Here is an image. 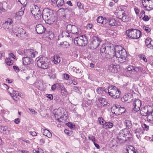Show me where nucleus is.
Listing matches in <instances>:
<instances>
[{
  "instance_id": "61",
  "label": "nucleus",
  "mask_w": 153,
  "mask_h": 153,
  "mask_svg": "<svg viewBox=\"0 0 153 153\" xmlns=\"http://www.w3.org/2000/svg\"><path fill=\"white\" fill-rule=\"evenodd\" d=\"M134 10L136 14H137L139 13L140 10L137 7L135 8Z\"/></svg>"
},
{
  "instance_id": "52",
  "label": "nucleus",
  "mask_w": 153,
  "mask_h": 153,
  "mask_svg": "<svg viewBox=\"0 0 153 153\" xmlns=\"http://www.w3.org/2000/svg\"><path fill=\"white\" fill-rule=\"evenodd\" d=\"M103 19V17L102 16L99 17L97 19V22L99 23H102V19Z\"/></svg>"
},
{
  "instance_id": "2",
  "label": "nucleus",
  "mask_w": 153,
  "mask_h": 153,
  "mask_svg": "<svg viewBox=\"0 0 153 153\" xmlns=\"http://www.w3.org/2000/svg\"><path fill=\"white\" fill-rule=\"evenodd\" d=\"M115 53L114 58L121 63L124 62L127 56L126 50L120 46H116L115 47Z\"/></svg>"
},
{
  "instance_id": "22",
  "label": "nucleus",
  "mask_w": 153,
  "mask_h": 153,
  "mask_svg": "<svg viewBox=\"0 0 153 153\" xmlns=\"http://www.w3.org/2000/svg\"><path fill=\"white\" fill-rule=\"evenodd\" d=\"M59 10L63 11L65 15L71 16L74 14V13L73 10L71 8H62L59 9Z\"/></svg>"
},
{
  "instance_id": "10",
  "label": "nucleus",
  "mask_w": 153,
  "mask_h": 153,
  "mask_svg": "<svg viewBox=\"0 0 153 153\" xmlns=\"http://www.w3.org/2000/svg\"><path fill=\"white\" fill-rule=\"evenodd\" d=\"M111 110L112 112L116 115H121L126 111L124 108L118 105H113L112 106Z\"/></svg>"
},
{
  "instance_id": "56",
  "label": "nucleus",
  "mask_w": 153,
  "mask_h": 153,
  "mask_svg": "<svg viewBox=\"0 0 153 153\" xmlns=\"http://www.w3.org/2000/svg\"><path fill=\"white\" fill-rule=\"evenodd\" d=\"M64 77L65 79L68 80L69 78V76L68 74H64Z\"/></svg>"
},
{
  "instance_id": "20",
  "label": "nucleus",
  "mask_w": 153,
  "mask_h": 153,
  "mask_svg": "<svg viewBox=\"0 0 153 153\" xmlns=\"http://www.w3.org/2000/svg\"><path fill=\"white\" fill-rule=\"evenodd\" d=\"M120 68V66L117 64H110L108 66V70L112 73H115L118 72Z\"/></svg>"
},
{
  "instance_id": "21",
  "label": "nucleus",
  "mask_w": 153,
  "mask_h": 153,
  "mask_svg": "<svg viewBox=\"0 0 153 153\" xmlns=\"http://www.w3.org/2000/svg\"><path fill=\"white\" fill-rule=\"evenodd\" d=\"M45 30V28L41 24H39L36 27V30L39 34L42 33Z\"/></svg>"
},
{
  "instance_id": "44",
  "label": "nucleus",
  "mask_w": 153,
  "mask_h": 153,
  "mask_svg": "<svg viewBox=\"0 0 153 153\" xmlns=\"http://www.w3.org/2000/svg\"><path fill=\"white\" fill-rule=\"evenodd\" d=\"M17 1L24 6H25L27 3V0H17Z\"/></svg>"
},
{
  "instance_id": "38",
  "label": "nucleus",
  "mask_w": 153,
  "mask_h": 153,
  "mask_svg": "<svg viewBox=\"0 0 153 153\" xmlns=\"http://www.w3.org/2000/svg\"><path fill=\"white\" fill-rule=\"evenodd\" d=\"M97 93L99 94H102L103 92H106V90L105 88L99 87L96 90Z\"/></svg>"
},
{
  "instance_id": "13",
  "label": "nucleus",
  "mask_w": 153,
  "mask_h": 153,
  "mask_svg": "<svg viewBox=\"0 0 153 153\" xmlns=\"http://www.w3.org/2000/svg\"><path fill=\"white\" fill-rule=\"evenodd\" d=\"M102 41L100 38L98 36H93L91 39L90 46L91 49H94L99 47Z\"/></svg>"
},
{
  "instance_id": "58",
  "label": "nucleus",
  "mask_w": 153,
  "mask_h": 153,
  "mask_svg": "<svg viewBox=\"0 0 153 153\" xmlns=\"http://www.w3.org/2000/svg\"><path fill=\"white\" fill-rule=\"evenodd\" d=\"M92 27V24H89L87 25V29L88 30L91 29Z\"/></svg>"
},
{
  "instance_id": "12",
  "label": "nucleus",
  "mask_w": 153,
  "mask_h": 153,
  "mask_svg": "<svg viewBox=\"0 0 153 153\" xmlns=\"http://www.w3.org/2000/svg\"><path fill=\"white\" fill-rule=\"evenodd\" d=\"M87 39L85 35L76 37L74 40V43L79 46H85L87 44Z\"/></svg>"
},
{
  "instance_id": "46",
  "label": "nucleus",
  "mask_w": 153,
  "mask_h": 153,
  "mask_svg": "<svg viewBox=\"0 0 153 153\" xmlns=\"http://www.w3.org/2000/svg\"><path fill=\"white\" fill-rule=\"evenodd\" d=\"M133 68V71H136V72H138L139 70H142L143 69L140 67H134Z\"/></svg>"
},
{
  "instance_id": "55",
  "label": "nucleus",
  "mask_w": 153,
  "mask_h": 153,
  "mask_svg": "<svg viewBox=\"0 0 153 153\" xmlns=\"http://www.w3.org/2000/svg\"><path fill=\"white\" fill-rule=\"evenodd\" d=\"M150 19V17H148V16H145L143 18V20L147 21L149 20Z\"/></svg>"
},
{
  "instance_id": "18",
  "label": "nucleus",
  "mask_w": 153,
  "mask_h": 153,
  "mask_svg": "<svg viewBox=\"0 0 153 153\" xmlns=\"http://www.w3.org/2000/svg\"><path fill=\"white\" fill-rule=\"evenodd\" d=\"M118 17L123 22H127L129 20V18L126 15L125 11L123 10H121L118 12Z\"/></svg>"
},
{
  "instance_id": "33",
  "label": "nucleus",
  "mask_w": 153,
  "mask_h": 153,
  "mask_svg": "<svg viewBox=\"0 0 153 153\" xmlns=\"http://www.w3.org/2000/svg\"><path fill=\"white\" fill-rule=\"evenodd\" d=\"M113 126V123L110 122H105L103 127L107 129L108 128H111Z\"/></svg>"
},
{
  "instance_id": "8",
  "label": "nucleus",
  "mask_w": 153,
  "mask_h": 153,
  "mask_svg": "<svg viewBox=\"0 0 153 153\" xmlns=\"http://www.w3.org/2000/svg\"><path fill=\"white\" fill-rule=\"evenodd\" d=\"M13 31L16 36L19 38L22 37L24 39H27V36L26 34V31L22 28L19 27H14L13 28Z\"/></svg>"
},
{
  "instance_id": "26",
  "label": "nucleus",
  "mask_w": 153,
  "mask_h": 153,
  "mask_svg": "<svg viewBox=\"0 0 153 153\" xmlns=\"http://www.w3.org/2000/svg\"><path fill=\"white\" fill-rule=\"evenodd\" d=\"M59 86V89H61V94L63 96H66L68 94V92L65 88L61 84Z\"/></svg>"
},
{
  "instance_id": "29",
  "label": "nucleus",
  "mask_w": 153,
  "mask_h": 153,
  "mask_svg": "<svg viewBox=\"0 0 153 153\" xmlns=\"http://www.w3.org/2000/svg\"><path fill=\"white\" fill-rule=\"evenodd\" d=\"M42 133L43 135H44L48 138L51 137L52 136V134L48 130L45 129H43L42 131Z\"/></svg>"
},
{
  "instance_id": "36",
  "label": "nucleus",
  "mask_w": 153,
  "mask_h": 153,
  "mask_svg": "<svg viewBox=\"0 0 153 153\" xmlns=\"http://www.w3.org/2000/svg\"><path fill=\"white\" fill-rule=\"evenodd\" d=\"M69 46V43L66 42H63L60 43V44L58 43V46L59 47L65 48H68Z\"/></svg>"
},
{
  "instance_id": "11",
  "label": "nucleus",
  "mask_w": 153,
  "mask_h": 153,
  "mask_svg": "<svg viewBox=\"0 0 153 153\" xmlns=\"http://www.w3.org/2000/svg\"><path fill=\"white\" fill-rule=\"evenodd\" d=\"M66 29L68 32L77 35H79L81 33L80 29L74 25H68L66 26Z\"/></svg>"
},
{
  "instance_id": "53",
  "label": "nucleus",
  "mask_w": 153,
  "mask_h": 153,
  "mask_svg": "<svg viewBox=\"0 0 153 153\" xmlns=\"http://www.w3.org/2000/svg\"><path fill=\"white\" fill-rule=\"evenodd\" d=\"M151 39L149 38H147L146 40L145 43L146 45H147L151 43Z\"/></svg>"
},
{
  "instance_id": "3",
  "label": "nucleus",
  "mask_w": 153,
  "mask_h": 153,
  "mask_svg": "<svg viewBox=\"0 0 153 153\" xmlns=\"http://www.w3.org/2000/svg\"><path fill=\"white\" fill-rule=\"evenodd\" d=\"M131 136V133L127 129H123L120 131L118 134L117 142L120 144L124 143Z\"/></svg>"
},
{
  "instance_id": "39",
  "label": "nucleus",
  "mask_w": 153,
  "mask_h": 153,
  "mask_svg": "<svg viewBox=\"0 0 153 153\" xmlns=\"http://www.w3.org/2000/svg\"><path fill=\"white\" fill-rule=\"evenodd\" d=\"M149 4V7L146 8L145 10L150 11L153 9V0H150Z\"/></svg>"
},
{
  "instance_id": "25",
  "label": "nucleus",
  "mask_w": 153,
  "mask_h": 153,
  "mask_svg": "<svg viewBox=\"0 0 153 153\" xmlns=\"http://www.w3.org/2000/svg\"><path fill=\"white\" fill-rule=\"evenodd\" d=\"M54 4H56L58 7H62L64 5V0H51Z\"/></svg>"
},
{
  "instance_id": "54",
  "label": "nucleus",
  "mask_w": 153,
  "mask_h": 153,
  "mask_svg": "<svg viewBox=\"0 0 153 153\" xmlns=\"http://www.w3.org/2000/svg\"><path fill=\"white\" fill-rule=\"evenodd\" d=\"M106 23H108V19H107L106 18H103L102 24H105Z\"/></svg>"
},
{
  "instance_id": "49",
  "label": "nucleus",
  "mask_w": 153,
  "mask_h": 153,
  "mask_svg": "<svg viewBox=\"0 0 153 153\" xmlns=\"http://www.w3.org/2000/svg\"><path fill=\"white\" fill-rule=\"evenodd\" d=\"M140 57L141 59H142L144 62H146L147 61V59L144 55L143 54H141L140 55Z\"/></svg>"
},
{
  "instance_id": "37",
  "label": "nucleus",
  "mask_w": 153,
  "mask_h": 153,
  "mask_svg": "<svg viewBox=\"0 0 153 153\" xmlns=\"http://www.w3.org/2000/svg\"><path fill=\"white\" fill-rule=\"evenodd\" d=\"M98 100L102 105H108V103L105 99L101 97Z\"/></svg>"
},
{
  "instance_id": "48",
  "label": "nucleus",
  "mask_w": 153,
  "mask_h": 153,
  "mask_svg": "<svg viewBox=\"0 0 153 153\" xmlns=\"http://www.w3.org/2000/svg\"><path fill=\"white\" fill-rule=\"evenodd\" d=\"M142 128L144 130L147 131L149 129V126L146 125L145 124H144L142 125Z\"/></svg>"
},
{
  "instance_id": "9",
  "label": "nucleus",
  "mask_w": 153,
  "mask_h": 153,
  "mask_svg": "<svg viewBox=\"0 0 153 153\" xmlns=\"http://www.w3.org/2000/svg\"><path fill=\"white\" fill-rule=\"evenodd\" d=\"M63 110L62 108H59L53 110V113L55 118L60 122H64L65 120V119H64L63 114Z\"/></svg>"
},
{
  "instance_id": "5",
  "label": "nucleus",
  "mask_w": 153,
  "mask_h": 153,
  "mask_svg": "<svg viewBox=\"0 0 153 153\" xmlns=\"http://www.w3.org/2000/svg\"><path fill=\"white\" fill-rule=\"evenodd\" d=\"M108 92L109 95L114 98H119L121 95V91L116 86L111 85L108 86Z\"/></svg>"
},
{
  "instance_id": "16",
  "label": "nucleus",
  "mask_w": 153,
  "mask_h": 153,
  "mask_svg": "<svg viewBox=\"0 0 153 153\" xmlns=\"http://www.w3.org/2000/svg\"><path fill=\"white\" fill-rule=\"evenodd\" d=\"M13 21L11 19H8L2 24L3 27L5 30L11 29L13 27Z\"/></svg>"
},
{
  "instance_id": "14",
  "label": "nucleus",
  "mask_w": 153,
  "mask_h": 153,
  "mask_svg": "<svg viewBox=\"0 0 153 153\" xmlns=\"http://www.w3.org/2000/svg\"><path fill=\"white\" fill-rule=\"evenodd\" d=\"M31 13L36 19L41 17L42 13L39 7L36 5H33L30 9Z\"/></svg>"
},
{
  "instance_id": "62",
  "label": "nucleus",
  "mask_w": 153,
  "mask_h": 153,
  "mask_svg": "<svg viewBox=\"0 0 153 153\" xmlns=\"http://www.w3.org/2000/svg\"><path fill=\"white\" fill-rule=\"evenodd\" d=\"M14 122L16 124H18L20 122L19 119V118L16 119L15 120Z\"/></svg>"
},
{
  "instance_id": "28",
  "label": "nucleus",
  "mask_w": 153,
  "mask_h": 153,
  "mask_svg": "<svg viewBox=\"0 0 153 153\" xmlns=\"http://www.w3.org/2000/svg\"><path fill=\"white\" fill-rule=\"evenodd\" d=\"M25 10V8L24 7H22L16 13V17H18V19H20L22 16L23 15Z\"/></svg>"
},
{
  "instance_id": "1",
  "label": "nucleus",
  "mask_w": 153,
  "mask_h": 153,
  "mask_svg": "<svg viewBox=\"0 0 153 153\" xmlns=\"http://www.w3.org/2000/svg\"><path fill=\"white\" fill-rule=\"evenodd\" d=\"M115 52V48L111 44H103L100 49V54L102 59L114 58Z\"/></svg>"
},
{
  "instance_id": "17",
  "label": "nucleus",
  "mask_w": 153,
  "mask_h": 153,
  "mask_svg": "<svg viewBox=\"0 0 153 153\" xmlns=\"http://www.w3.org/2000/svg\"><path fill=\"white\" fill-rule=\"evenodd\" d=\"M25 55L30 58H35L37 55L38 53L33 50L29 49L25 51Z\"/></svg>"
},
{
  "instance_id": "31",
  "label": "nucleus",
  "mask_w": 153,
  "mask_h": 153,
  "mask_svg": "<svg viewBox=\"0 0 153 153\" xmlns=\"http://www.w3.org/2000/svg\"><path fill=\"white\" fill-rule=\"evenodd\" d=\"M124 123V125L128 128L130 129L132 128V125L131 121L129 120H126Z\"/></svg>"
},
{
  "instance_id": "4",
  "label": "nucleus",
  "mask_w": 153,
  "mask_h": 153,
  "mask_svg": "<svg viewBox=\"0 0 153 153\" xmlns=\"http://www.w3.org/2000/svg\"><path fill=\"white\" fill-rule=\"evenodd\" d=\"M52 13V10L47 8L44 9L43 11L42 18L45 22L49 24H53L55 21Z\"/></svg>"
},
{
  "instance_id": "32",
  "label": "nucleus",
  "mask_w": 153,
  "mask_h": 153,
  "mask_svg": "<svg viewBox=\"0 0 153 153\" xmlns=\"http://www.w3.org/2000/svg\"><path fill=\"white\" fill-rule=\"evenodd\" d=\"M135 150V149L133 146H130L126 149V153H138Z\"/></svg>"
},
{
  "instance_id": "19",
  "label": "nucleus",
  "mask_w": 153,
  "mask_h": 153,
  "mask_svg": "<svg viewBox=\"0 0 153 153\" xmlns=\"http://www.w3.org/2000/svg\"><path fill=\"white\" fill-rule=\"evenodd\" d=\"M141 105L142 103L140 100L139 99L135 100L134 101L133 103V110L136 112L139 111L140 110Z\"/></svg>"
},
{
  "instance_id": "41",
  "label": "nucleus",
  "mask_w": 153,
  "mask_h": 153,
  "mask_svg": "<svg viewBox=\"0 0 153 153\" xmlns=\"http://www.w3.org/2000/svg\"><path fill=\"white\" fill-rule=\"evenodd\" d=\"M149 0L146 1H143L142 4L143 6L146 8H147L149 7Z\"/></svg>"
},
{
  "instance_id": "45",
  "label": "nucleus",
  "mask_w": 153,
  "mask_h": 153,
  "mask_svg": "<svg viewBox=\"0 0 153 153\" xmlns=\"http://www.w3.org/2000/svg\"><path fill=\"white\" fill-rule=\"evenodd\" d=\"M88 138L90 140H91L94 142L96 141V139L94 136L91 135H89L88 136Z\"/></svg>"
},
{
  "instance_id": "24",
  "label": "nucleus",
  "mask_w": 153,
  "mask_h": 153,
  "mask_svg": "<svg viewBox=\"0 0 153 153\" xmlns=\"http://www.w3.org/2000/svg\"><path fill=\"white\" fill-rule=\"evenodd\" d=\"M123 99L125 101L130 102L132 100V95L131 93L125 94L123 96Z\"/></svg>"
},
{
  "instance_id": "59",
  "label": "nucleus",
  "mask_w": 153,
  "mask_h": 153,
  "mask_svg": "<svg viewBox=\"0 0 153 153\" xmlns=\"http://www.w3.org/2000/svg\"><path fill=\"white\" fill-rule=\"evenodd\" d=\"M13 67L14 70L17 72L19 71V69L17 66H14Z\"/></svg>"
},
{
  "instance_id": "64",
  "label": "nucleus",
  "mask_w": 153,
  "mask_h": 153,
  "mask_svg": "<svg viewBox=\"0 0 153 153\" xmlns=\"http://www.w3.org/2000/svg\"><path fill=\"white\" fill-rule=\"evenodd\" d=\"M79 87H76V86H74L73 87V89L74 91H76L78 92L79 91Z\"/></svg>"
},
{
  "instance_id": "7",
  "label": "nucleus",
  "mask_w": 153,
  "mask_h": 153,
  "mask_svg": "<svg viewBox=\"0 0 153 153\" xmlns=\"http://www.w3.org/2000/svg\"><path fill=\"white\" fill-rule=\"evenodd\" d=\"M48 60L45 57H41L37 60L36 63L39 68L43 69H47L49 66Z\"/></svg>"
},
{
  "instance_id": "35",
  "label": "nucleus",
  "mask_w": 153,
  "mask_h": 153,
  "mask_svg": "<svg viewBox=\"0 0 153 153\" xmlns=\"http://www.w3.org/2000/svg\"><path fill=\"white\" fill-rule=\"evenodd\" d=\"M53 62L55 64H57L60 62L61 61L60 58L58 55L54 56L53 58Z\"/></svg>"
},
{
  "instance_id": "63",
  "label": "nucleus",
  "mask_w": 153,
  "mask_h": 153,
  "mask_svg": "<svg viewBox=\"0 0 153 153\" xmlns=\"http://www.w3.org/2000/svg\"><path fill=\"white\" fill-rule=\"evenodd\" d=\"M29 110H30V111H31V112H32L33 114H36L37 112H36V111H35L34 109H30V108H29Z\"/></svg>"
},
{
  "instance_id": "42",
  "label": "nucleus",
  "mask_w": 153,
  "mask_h": 153,
  "mask_svg": "<svg viewBox=\"0 0 153 153\" xmlns=\"http://www.w3.org/2000/svg\"><path fill=\"white\" fill-rule=\"evenodd\" d=\"M98 120L99 123L100 125H103V126H104V124H105L104 122H105V121L103 119L102 117H100L98 118Z\"/></svg>"
},
{
  "instance_id": "60",
  "label": "nucleus",
  "mask_w": 153,
  "mask_h": 153,
  "mask_svg": "<svg viewBox=\"0 0 153 153\" xmlns=\"http://www.w3.org/2000/svg\"><path fill=\"white\" fill-rule=\"evenodd\" d=\"M30 135H31L33 136H35L36 135V133L35 131H31L30 132Z\"/></svg>"
},
{
  "instance_id": "50",
  "label": "nucleus",
  "mask_w": 153,
  "mask_h": 153,
  "mask_svg": "<svg viewBox=\"0 0 153 153\" xmlns=\"http://www.w3.org/2000/svg\"><path fill=\"white\" fill-rule=\"evenodd\" d=\"M143 29L146 31L147 32H149L151 31V29L149 27H146L145 26H144L143 27Z\"/></svg>"
},
{
  "instance_id": "57",
  "label": "nucleus",
  "mask_w": 153,
  "mask_h": 153,
  "mask_svg": "<svg viewBox=\"0 0 153 153\" xmlns=\"http://www.w3.org/2000/svg\"><path fill=\"white\" fill-rule=\"evenodd\" d=\"M47 95V97L50 100H52L53 99V96L52 94H46Z\"/></svg>"
},
{
  "instance_id": "43",
  "label": "nucleus",
  "mask_w": 153,
  "mask_h": 153,
  "mask_svg": "<svg viewBox=\"0 0 153 153\" xmlns=\"http://www.w3.org/2000/svg\"><path fill=\"white\" fill-rule=\"evenodd\" d=\"M133 66L131 65H129L126 68V70H127V71H133Z\"/></svg>"
},
{
  "instance_id": "40",
  "label": "nucleus",
  "mask_w": 153,
  "mask_h": 153,
  "mask_svg": "<svg viewBox=\"0 0 153 153\" xmlns=\"http://www.w3.org/2000/svg\"><path fill=\"white\" fill-rule=\"evenodd\" d=\"M5 61L7 65H12L13 63V61L10 58L6 59L5 60Z\"/></svg>"
},
{
  "instance_id": "6",
  "label": "nucleus",
  "mask_w": 153,
  "mask_h": 153,
  "mask_svg": "<svg viewBox=\"0 0 153 153\" xmlns=\"http://www.w3.org/2000/svg\"><path fill=\"white\" fill-rule=\"evenodd\" d=\"M126 34L128 37L132 39H137L141 36V33L139 30L132 29L127 30Z\"/></svg>"
},
{
  "instance_id": "15",
  "label": "nucleus",
  "mask_w": 153,
  "mask_h": 153,
  "mask_svg": "<svg viewBox=\"0 0 153 153\" xmlns=\"http://www.w3.org/2000/svg\"><path fill=\"white\" fill-rule=\"evenodd\" d=\"M152 110V107L150 106H146L141 108L140 111L141 114L143 116H147V120L151 121V119H149L150 111Z\"/></svg>"
},
{
  "instance_id": "23",
  "label": "nucleus",
  "mask_w": 153,
  "mask_h": 153,
  "mask_svg": "<svg viewBox=\"0 0 153 153\" xmlns=\"http://www.w3.org/2000/svg\"><path fill=\"white\" fill-rule=\"evenodd\" d=\"M23 63L25 65H29L31 62H33V59L28 56L24 57L22 59Z\"/></svg>"
},
{
  "instance_id": "51",
  "label": "nucleus",
  "mask_w": 153,
  "mask_h": 153,
  "mask_svg": "<svg viewBox=\"0 0 153 153\" xmlns=\"http://www.w3.org/2000/svg\"><path fill=\"white\" fill-rule=\"evenodd\" d=\"M77 5L78 7L80 9H82L83 7V5L80 1L77 2Z\"/></svg>"
},
{
  "instance_id": "30",
  "label": "nucleus",
  "mask_w": 153,
  "mask_h": 153,
  "mask_svg": "<svg viewBox=\"0 0 153 153\" xmlns=\"http://www.w3.org/2000/svg\"><path fill=\"white\" fill-rule=\"evenodd\" d=\"M108 24L110 26H114L117 25V22L114 19H108Z\"/></svg>"
},
{
  "instance_id": "47",
  "label": "nucleus",
  "mask_w": 153,
  "mask_h": 153,
  "mask_svg": "<svg viewBox=\"0 0 153 153\" xmlns=\"http://www.w3.org/2000/svg\"><path fill=\"white\" fill-rule=\"evenodd\" d=\"M149 116V119H151V121L153 120V109L152 108V110L150 111Z\"/></svg>"
},
{
  "instance_id": "27",
  "label": "nucleus",
  "mask_w": 153,
  "mask_h": 153,
  "mask_svg": "<svg viewBox=\"0 0 153 153\" xmlns=\"http://www.w3.org/2000/svg\"><path fill=\"white\" fill-rule=\"evenodd\" d=\"M143 131L142 128V126L138 127L135 130V133L138 138L140 137V135L143 134Z\"/></svg>"
},
{
  "instance_id": "34",
  "label": "nucleus",
  "mask_w": 153,
  "mask_h": 153,
  "mask_svg": "<svg viewBox=\"0 0 153 153\" xmlns=\"http://www.w3.org/2000/svg\"><path fill=\"white\" fill-rule=\"evenodd\" d=\"M68 32L67 31H63L62 34L60 35H59V39L60 38H61V37H67L69 38V34Z\"/></svg>"
}]
</instances>
